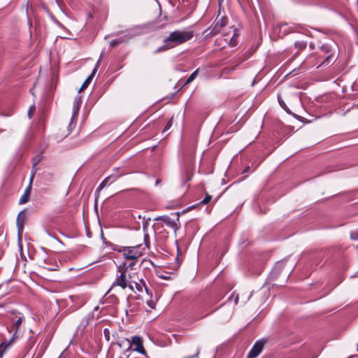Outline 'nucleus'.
<instances>
[{
  "mask_svg": "<svg viewBox=\"0 0 358 358\" xmlns=\"http://www.w3.org/2000/svg\"><path fill=\"white\" fill-rule=\"evenodd\" d=\"M132 285L138 292H143V289H147L145 283L143 280H141L139 282L132 280Z\"/></svg>",
  "mask_w": 358,
  "mask_h": 358,
  "instance_id": "f8f14e48",
  "label": "nucleus"
},
{
  "mask_svg": "<svg viewBox=\"0 0 358 358\" xmlns=\"http://www.w3.org/2000/svg\"><path fill=\"white\" fill-rule=\"evenodd\" d=\"M34 172L32 173L31 178H30L29 184L28 187L26 188L23 195L21 196V198L19 201L20 204H24L28 201L29 197L30 195V192H31V183H32V181L34 179Z\"/></svg>",
  "mask_w": 358,
  "mask_h": 358,
  "instance_id": "6e6552de",
  "label": "nucleus"
},
{
  "mask_svg": "<svg viewBox=\"0 0 358 358\" xmlns=\"http://www.w3.org/2000/svg\"><path fill=\"white\" fill-rule=\"evenodd\" d=\"M254 83H255V80H253V82L252 83V85H254Z\"/></svg>",
  "mask_w": 358,
  "mask_h": 358,
  "instance_id": "4c0bfd02",
  "label": "nucleus"
},
{
  "mask_svg": "<svg viewBox=\"0 0 358 358\" xmlns=\"http://www.w3.org/2000/svg\"><path fill=\"white\" fill-rule=\"evenodd\" d=\"M320 50L325 53H329L331 51V48L328 45H322L320 47Z\"/></svg>",
  "mask_w": 358,
  "mask_h": 358,
  "instance_id": "6ab92c4d",
  "label": "nucleus"
},
{
  "mask_svg": "<svg viewBox=\"0 0 358 358\" xmlns=\"http://www.w3.org/2000/svg\"><path fill=\"white\" fill-rule=\"evenodd\" d=\"M59 358H62V356H60Z\"/></svg>",
  "mask_w": 358,
  "mask_h": 358,
  "instance_id": "ea45409f",
  "label": "nucleus"
},
{
  "mask_svg": "<svg viewBox=\"0 0 358 358\" xmlns=\"http://www.w3.org/2000/svg\"><path fill=\"white\" fill-rule=\"evenodd\" d=\"M22 317H19L15 322V326L16 327V328H19V327L20 326L21 323H22Z\"/></svg>",
  "mask_w": 358,
  "mask_h": 358,
  "instance_id": "a878e982",
  "label": "nucleus"
},
{
  "mask_svg": "<svg viewBox=\"0 0 358 358\" xmlns=\"http://www.w3.org/2000/svg\"><path fill=\"white\" fill-rule=\"evenodd\" d=\"M246 171V169H245L243 171V173H245Z\"/></svg>",
  "mask_w": 358,
  "mask_h": 358,
  "instance_id": "e433bc0d",
  "label": "nucleus"
},
{
  "mask_svg": "<svg viewBox=\"0 0 358 358\" xmlns=\"http://www.w3.org/2000/svg\"><path fill=\"white\" fill-rule=\"evenodd\" d=\"M25 220V213L22 211L20 212L17 217L16 224L18 230V234L20 235L23 231V225Z\"/></svg>",
  "mask_w": 358,
  "mask_h": 358,
  "instance_id": "9d476101",
  "label": "nucleus"
},
{
  "mask_svg": "<svg viewBox=\"0 0 358 358\" xmlns=\"http://www.w3.org/2000/svg\"><path fill=\"white\" fill-rule=\"evenodd\" d=\"M296 28H297V29H302V26H301V25H298V26L296 27Z\"/></svg>",
  "mask_w": 358,
  "mask_h": 358,
  "instance_id": "72a5a7b5",
  "label": "nucleus"
},
{
  "mask_svg": "<svg viewBox=\"0 0 358 358\" xmlns=\"http://www.w3.org/2000/svg\"><path fill=\"white\" fill-rule=\"evenodd\" d=\"M79 108H80V106H79L78 102H76L74 104V106H73V114H72L70 122L68 126L67 135H69L72 131V130L75 128V127L76 125V120H77Z\"/></svg>",
  "mask_w": 358,
  "mask_h": 358,
  "instance_id": "0eeeda50",
  "label": "nucleus"
},
{
  "mask_svg": "<svg viewBox=\"0 0 358 358\" xmlns=\"http://www.w3.org/2000/svg\"><path fill=\"white\" fill-rule=\"evenodd\" d=\"M233 297H234V296H231L229 297V300H231Z\"/></svg>",
  "mask_w": 358,
  "mask_h": 358,
  "instance_id": "c9c22d12",
  "label": "nucleus"
},
{
  "mask_svg": "<svg viewBox=\"0 0 358 358\" xmlns=\"http://www.w3.org/2000/svg\"><path fill=\"white\" fill-rule=\"evenodd\" d=\"M124 173H120L119 169L114 171V172L108 176L106 178V181H108L109 184H112L113 182H115L119 177L121 176H123Z\"/></svg>",
  "mask_w": 358,
  "mask_h": 358,
  "instance_id": "9b49d317",
  "label": "nucleus"
},
{
  "mask_svg": "<svg viewBox=\"0 0 358 358\" xmlns=\"http://www.w3.org/2000/svg\"><path fill=\"white\" fill-rule=\"evenodd\" d=\"M8 345H4V343L0 344V357H2L3 352H5L6 347Z\"/></svg>",
  "mask_w": 358,
  "mask_h": 358,
  "instance_id": "5701e85b",
  "label": "nucleus"
},
{
  "mask_svg": "<svg viewBox=\"0 0 358 358\" xmlns=\"http://www.w3.org/2000/svg\"><path fill=\"white\" fill-rule=\"evenodd\" d=\"M58 267H59V266H58V265H56V266H55V267H52V268H48V270H50V271H57V270L58 269V268H57Z\"/></svg>",
  "mask_w": 358,
  "mask_h": 358,
  "instance_id": "c756f323",
  "label": "nucleus"
},
{
  "mask_svg": "<svg viewBox=\"0 0 358 358\" xmlns=\"http://www.w3.org/2000/svg\"><path fill=\"white\" fill-rule=\"evenodd\" d=\"M212 199V196L206 194L205 198L200 202V204L201 205H206L208 204L210 200Z\"/></svg>",
  "mask_w": 358,
  "mask_h": 358,
  "instance_id": "dca6fc26",
  "label": "nucleus"
},
{
  "mask_svg": "<svg viewBox=\"0 0 358 358\" xmlns=\"http://www.w3.org/2000/svg\"><path fill=\"white\" fill-rule=\"evenodd\" d=\"M296 48L303 50L306 48L307 43L305 41H296L294 43Z\"/></svg>",
  "mask_w": 358,
  "mask_h": 358,
  "instance_id": "4468645a",
  "label": "nucleus"
},
{
  "mask_svg": "<svg viewBox=\"0 0 358 358\" xmlns=\"http://www.w3.org/2000/svg\"><path fill=\"white\" fill-rule=\"evenodd\" d=\"M357 350H358V343H357Z\"/></svg>",
  "mask_w": 358,
  "mask_h": 358,
  "instance_id": "58836bf2",
  "label": "nucleus"
},
{
  "mask_svg": "<svg viewBox=\"0 0 358 358\" xmlns=\"http://www.w3.org/2000/svg\"><path fill=\"white\" fill-rule=\"evenodd\" d=\"M124 42V39L123 38H119V39H115V40H113L110 41V45L113 46V47H115L117 46V45H119L120 43Z\"/></svg>",
  "mask_w": 358,
  "mask_h": 358,
  "instance_id": "a211bd4d",
  "label": "nucleus"
},
{
  "mask_svg": "<svg viewBox=\"0 0 358 358\" xmlns=\"http://www.w3.org/2000/svg\"><path fill=\"white\" fill-rule=\"evenodd\" d=\"M279 103L281 106L282 108L286 110V104L284 103V101H280L279 99Z\"/></svg>",
  "mask_w": 358,
  "mask_h": 358,
  "instance_id": "c85d7f7f",
  "label": "nucleus"
},
{
  "mask_svg": "<svg viewBox=\"0 0 358 358\" xmlns=\"http://www.w3.org/2000/svg\"><path fill=\"white\" fill-rule=\"evenodd\" d=\"M41 161V157L39 155L36 156L33 159V168H35L36 165L40 162Z\"/></svg>",
  "mask_w": 358,
  "mask_h": 358,
  "instance_id": "412c9836",
  "label": "nucleus"
},
{
  "mask_svg": "<svg viewBox=\"0 0 358 358\" xmlns=\"http://www.w3.org/2000/svg\"><path fill=\"white\" fill-rule=\"evenodd\" d=\"M134 264V262L130 263L128 266H127L126 264H123L122 266H120L118 267V272L120 274L117 275V277L108 292L115 289L117 287H120L122 289L128 287L131 291H134V288L132 285L131 275L130 274H127L128 268L133 266Z\"/></svg>",
  "mask_w": 358,
  "mask_h": 358,
  "instance_id": "f03ea898",
  "label": "nucleus"
},
{
  "mask_svg": "<svg viewBox=\"0 0 358 358\" xmlns=\"http://www.w3.org/2000/svg\"><path fill=\"white\" fill-rule=\"evenodd\" d=\"M86 87H83V85H82L81 87L80 88V90H78L79 92H81L82 91H83Z\"/></svg>",
  "mask_w": 358,
  "mask_h": 358,
  "instance_id": "2f4dec72",
  "label": "nucleus"
},
{
  "mask_svg": "<svg viewBox=\"0 0 358 358\" xmlns=\"http://www.w3.org/2000/svg\"><path fill=\"white\" fill-rule=\"evenodd\" d=\"M149 235L148 234H145L144 235V241L145 245L142 244H138L136 246L132 247H124L122 246L120 249L117 250L119 252L122 253L124 259L128 260H132V262H135V261L143 256L145 254L146 248L149 247Z\"/></svg>",
  "mask_w": 358,
  "mask_h": 358,
  "instance_id": "f257e3e1",
  "label": "nucleus"
},
{
  "mask_svg": "<svg viewBox=\"0 0 358 358\" xmlns=\"http://www.w3.org/2000/svg\"><path fill=\"white\" fill-rule=\"evenodd\" d=\"M94 76V73H91L90 76H89L87 79L85 80V82L83 83V87H85L86 88L88 87L90 83L92 82V80L93 77Z\"/></svg>",
  "mask_w": 358,
  "mask_h": 358,
  "instance_id": "f3484780",
  "label": "nucleus"
},
{
  "mask_svg": "<svg viewBox=\"0 0 358 358\" xmlns=\"http://www.w3.org/2000/svg\"><path fill=\"white\" fill-rule=\"evenodd\" d=\"M350 237L352 240H358V234L352 233V234H351Z\"/></svg>",
  "mask_w": 358,
  "mask_h": 358,
  "instance_id": "cd10ccee",
  "label": "nucleus"
},
{
  "mask_svg": "<svg viewBox=\"0 0 358 358\" xmlns=\"http://www.w3.org/2000/svg\"><path fill=\"white\" fill-rule=\"evenodd\" d=\"M108 185H110V184H109L108 181H106V178H105L104 180L102 181V182L99 186L97 191H101L104 187H106Z\"/></svg>",
  "mask_w": 358,
  "mask_h": 358,
  "instance_id": "aec40b11",
  "label": "nucleus"
},
{
  "mask_svg": "<svg viewBox=\"0 0 358 358\" xmlns=\"http://www.w3.org/2000/svg\"><path fill=\"white\" fill-rule=\"evenodd\" d=\"M238 296H236V297L234 298V303L235 304H237L238 303Z\"/></svg>",
  "mask_w": 358,
  "mask_h": 358,
  "instance_id": "7c9ffc66",
  "label": "nucleus"
},
{
  "mask_svg": "<svg viewBox=\"0 0 358 358\" xmlns=\"http://www.w3.org/2000/svg\"><path fill=\"white\" fill-rule=\"evenodd\" d=\"M176 219H172L168 215H162L155 217L154 220L155 221H162L166 224L169 227L174 229L175 231L178 230L180 227L179 226V213H176L173 214Z\"/></svg>",
  "mask_w": 358,
  "mask_h": 358,
  "instance_id": "20e7f679",
  "label": "nucleus"
},
{
  "mask_svg": "<svg viewBox=\"0 0 358 358\" xmlns=\"http://www.w3.org/2000/svg\"><path fill=\"white\" fill-rule=\"evenodd\" d=\"M310 49H313V48H314V46H313L312 44H310Z\"/></svg>",
  "mask_w": 358,
  "mask_h": 358,
  "instance_id": "f704fd0d",
  "label": "nucleus"
},
{
  "mask_svg": "<svg viewBox=\"0 0 358 358\" xmlns=\"http://www.w3.org/2000/svg\"><path fill=\"white\" fill-rule=\"evenodd\" d=\"M132 344L136 346L135 350L145 355V350L143 348L142 341L139 336H133L131 340Z\"/></svg>",
  "mask_w": 358,
  "mask_h": 358,
  "instance_id": "1a4fd4ad",
  "label": "nucleus"
},
{
  "mask_svg": "<svg viewBox=\"0 0 358 358\" xmlns=\"http://www.w3.org/2000/svg\"><path fill=\"white\" fill-rule=\"evenodd\" d=\"M120 358H122V357H120Z\"/></svg>",
  "mask_w": 358,
  "mask_h": 358,
  "instance_id": "a19ab883",
  "label": "nucleus"
},
{
  "mask_svg": "<svg viewBox=\"0 0 358 358\" xmlns=\"http://www.w3.org/2000/svg\"><path fill=\"white\" fill-rule=\"evenodd\" d=\"M173 45H170L169 43H165L164 45L159 48L157 50H155V53H158L161 51H164V50H169V48H173Z\"/></svg>",
  "mask_w": 358,
  "mask_h": 358,
  "instance_id": "2eb2a0df",
  "label": "nucleus"
},
{
  "mask_svg": "<svg viewBox=\"0 0 358 358\" xmlns=\"http://www.w3.org/2000/svg\"><path fill=\"white\" fill-rule=\"evenodd\" d=\"M331 55H329L326 57V59H324V61L321 64H325L326 63L328 64L329 62V61L331 60Z\"/></svg>",
  "mask_w": 358,
  "mask_h": 358,
  "instance_id": "bb28decb",
  "label": "nucleus"
},
{
  "mask_svg": "<svg viewBox=\"0 0 358 358\" xmlns=\"http://www.w3.org/2000/svg\"><path fill=\"white\" fill-rule=\"evenodd\" d=\"M34 111H35V106H31L29 108V112H28V115H29V118H31L33 116Z\"/></svg>",
  "mask_w": 358,
  "mask_h": 358,
  "instance_id": "b1692460",
  "label": "nucleus"
},
{
  "mask_svg": "<svg viewBox=\"0 0 358 358\" xmlns=\"http://www.w3.org/2000/svg\"><path fill=\"white\" fill-rule=\"evenodd\" d=\"M172 120L173 118H171L167 123L165 125L164 128V130H163V132H165L167 130H169L171 127L172 126Z\"/></svg>",
  "mask_w": 358,
  "mask_h": 358,
  "instance_id": "4be33fe9",
  "label": "nucleus"
},
{
  "mask_svg": "<svg viewBox=\"0 0 358 358\" xmlns=\"http://www.w3.org/2000/svg\"><path fill=\"white\" fill-rule=\"evenodd\" d=\"M198 73H199V69L195 70L189 76V78L186 80V81L185 82V85H187L189 84L190 83H192L196 78V77L198 76Z\"/></svg>",
  "mask_w": 358,
  "mask_h": 358,
  "instance_id": "ddd939ff",
  "label": "nucleus"
},
{
  "mask_svg": "<svg viewBox=\"0 0 358 358\" xmlns=\"http://www.w3.org/2000/svg\"><path fill=\"white\" fill-rule=\"evenodd\" d=\"M194 36L192 31H175L170 34L169 37L164 40V43H169L171 45L182 44L191 40Z\"/></svg>",
  "mask_w": 358,
  "mask_h": 358,
  "instance_id": "7ed1b4c3",
  "label": "nucleus"
},
{
  "mask_svg": "<svg viewBox=\"0 0 358 358\" xmlns=\"http://www.w3.org/2000/svg\"><path fill=\"white\" fill-rule=\"evenodd\" d=\"M266 340L260 339L255 342L253 347L248 354V358H256L263 350Z\"/></svg>",
  "mask_w": 358,
  "mask_h": 358,
  "instance_id": "423d86ee",
  "label": "nucleus"
},
{
  "mask_svg": "<svg viewBox=\"0 0 358 358\" xmlns=\"http://www.w3.org/2000/svg\"><path fill=\"white\" fill-rule=\"evenodd\" d=\"M227 24V19L226 17L222 16L220 18L217 17L215 23L210 27L206 30V32L209 31L207 35H215L220 32L222 27Z\"/></svg>",
  "mask_w": 358,
  "mask_h": 358,
  "instance_id": "39448f33",
  "label": "nucleus"
},
{
  "mask_svg": "<svg viewBox=\"0 0 358 358\" xmlns=\"http://www.w3.org/2000/svg\"><path fill=\"white\" fill-rule=\"evenodd\" d=\"M127 343H128V345H129V348H128V350H130V348H131V343H130V342L129 341V340H127Z\"/></svg>",
  "mask_w": 358,
  "mask_h": 358,
  "instance_id": "473e14b6",
  "label": "nucleus"
},
{
  "mask_svg": "<svg viewBox=\"0 0 358 358\" xmlns=\"http://www.w3.org/2000/svg\"><path fill=\"white\" fill-rule=\"evenodd\" d=\"M100 62H101V59H99L97 61V62H96V64L95 65V67L94 68V69H93V71L92 72V73H94V75H95V73H96V71H97V69H98V68H99V66L100 65Z\"/></svg>",
  "mask_w": 358,
  "mask_h": 358,
  "instance_id": "393cba45",
  "label": "nucleus"
}]
</instances>
